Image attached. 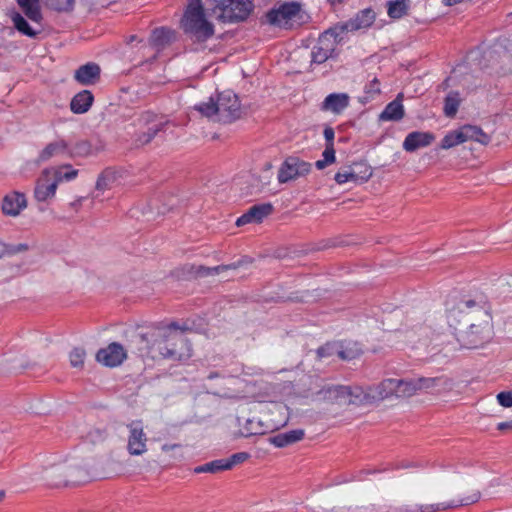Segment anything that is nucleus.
<instances>
[{
	"mask_svg": "<svg viewBox=\"0 0 512 512\" xmlns=\"http://www.w3.org/2000/svg\"><path fill=\"white\" fill-rule=\"evenodd\" d=\"M346 511H347V512H355V510H354V509H352L351 507L347 508V509H346Z\"/></svg>",
	"mask_w": 512,
	"mask_h": 512,
	"instance_id": "680f3d73",
	"label": "nucleus"
},
{
	"mask_svg": "<svg viewBox=\"0 0 512 512\" xmlns=\"http://www.w3.org/2000/svg\"><path fill=\"white\" fill-rule=\"evenodd\" d=\"M27 207V200L23 193L13 191L3 198L2 211L8 216H18Z\"/></svg>",
	"mask_w": 512,
	"mask_h": 512,
	"instance_id": "2eb2a0df",
	"label": "nucleus"
},
{
	"mask_svg": "<svg viewBox=\"0 0 512 512\" xmlns=\"http://www.w3.org/2000/svg\"><path fill=\"white\" fill-rule=\"evenodd\" d=\"M8 256V245L0 241V259Z\"/></svg>",
	"mask_w": 512,
	"mask_h": 512,
	"instance_id": "6e6d98bb",
	"label": "nucleus"
},
{
	"mask_svg": "<svg viewBox=\"0 0 512 512\" xmlns=\"http://www.w3.org/2000/svg\"><path fill=\"white\" fill-rule=\"evenodd\" d=\"M397 379L388 378L375 386L363 388V405L372 404L382 401L392 396L396 397Z\"/></svg>",
	"mask_w": 512,
	"mask_h": 512,
	"instance_id": "9d476101",
	"label": "nucleus"
},
{
	"mask_svg": "<svg viewBox=\"0 0 512 512\" xmlns=\"http://www.w3.org/2000/svg\"><path fill=\"white\" fill-rule=\"evenodd\" d=\"M417 379L419 393L435 392L448 386V379L444 376L417 377Z\"/></svg>",
	"mask_w": 512,
	"mask_h": 512,
	"instance_id": "a878e982",
	"label": "nucleus"
},
{
	"mask_svg": "<svg viewBox=\"0 0 512 512\" xmlns=\"http://www.w3.org/2000/svg\"><path fill=\"white\" fill-rule=\"evenodd\" d=\"M3 497H4V493L0 492V502L2 501Z\"/></svg>",
	"mask_w": 512,
	"mask_h": 512,
	"instance_id": "e2e57ef3",
	"label": "nucleus"
},
{
	"mask_svg": "<svg viewBox=\"0 0 512 512\" xmlns=\"http://www.w3.org/2000/svg\"><path fill=\"white\" fill-rule=\"evenodd\" d=\"M46 4L57 12H70L74 8L75 0H46Z\"/></svg>",
	"mask_w": 512,
	"mask_h": 512,
	"instance_id": "37998d69",
	"label": "nucleus"
},
{
	"mask_svg": "<svg viewBox=\"0 0 512 512\" xmlns=\"http://www.w3.org/2000/svg\"><path fill=\"white\" fill-rule=\"evenodd\" d=\"M371 175L372 172L369 168H366L364 174L361 176H359L354 170L348 169L338 171L334 176V180L339 185L345 184L347 182L359 183L367 181L371 177Z\"/></svg>",
	"mask_w": 512,
	"mask_h": 512,
	"instance_id": "c756f323",
	"label": "nucleus"
},
{
	"mask_svg": "<svg viewBox=\"0 0 512 512\" xmlns=\"http://www.w3.org/2000/svg\"><path fill=\"white\" fill-rule=\"evenodd\" d=\"M340 351V343L339 342H332L327 343L324 346L318 348L317 355L319 358H326L331 356H339Z\"/></svg>",
	"mask_w": 512,
	"mask_h": 512,
	"instance_id": "a18cd8bd",
	"label": "nucleus"
},
{
	"mask_svg": "<svg viewBox=\"0 0 512 512\" xmlns=\"http://www.w3.org/2000/svg\"><path fill=\"white\" fill-rule=\"evenodd\" d=\"M435 140V135L431 132L413 131L405 137L403 149L406 152H414L420 148L429 146Z\"/></svg>",
	"mask_w": 512,
	"mask_h": 512,
	"instance_id": "4468645a",
	"label": "nucleus"
},
{
	"mask_svg": "<svg viewBox=\"0 0 512 512\" xmlns=\"http://www.w3.org/2000/svg\"><path fill=\"white\" fill-rule=\"evenodd\" d=\"M238 267L237 264H230V265H219L213 268H204L206 274H218L221 271L228 270V269H236Z\"/></svg>",
	"mask_w": 512,
	"mask_h": 512,
	"instance_id": "8fccbe9b",
	"label": "nucleus"
},
{
	"mask_svg": "<svg viewBox=\"0 0 512 512\" xmlns=\"http://www.w3.org/2000/svg\"><path fill=\"white\" fill-rule=\"evenodd\" d=\"M25 16L36 24H40L43 16L40 9L39 0H16Z\"/></svg>",
	"mask_w": 512,
	"mask_h": 512,
	"instance_id": "cd10ccee",
	"label": "nucleus"
},
{
	"mask_svg": "<svg viewBox=\"0 0 512 512\" xmlns=\"http://www.w3.org/2000/svg\"><path fill=\"white\" fill-rule=\"evenodd\" d=\"M202 115L223 123H231L242 115V108L238 96L226 90L218 94L216 101L212 98L195 107Z\"/></svg>",
	"mask_w": 512,
	"mask_h": 512,
	"instance_id": "7ed1b4c3",
	"label": "nucleus"
},
{
	"mask_svg": "<svg viewBox=\"0 0 512 512\" xmlns=\"http://www.w3.org/2000/svg\"><path fill=\"white\" fill-rule=\"evenodd\" d=\"M375 20V13L372 9H364L347 22L351 31H357L370 27Z\"/></svg>",
	"mask_w": 512,
	"mask_h": 512,
	"instance_id": "c85d7f7f",
	"label": "nucleus"
},
{
	"mask_svg": "<svg viewBox=\"0 0 512 512\" xmlns=\"http://www.w3.org/2000/svg\"><path fill=\"white\" fill-rule=\"evenodd\" d=\"M323 134H324V138L326 140V145L334 144L333 141H334V137H335V132L332 127H326L324 129Z\"/></svg>",
	"mask_w": 512,
	"mask_h": 512,
	"instance_id": "864d4df0",
	"label": "nucleus"
},
{
	"mask_svg": "<svg viewBox=\"0 0 512 512\" xmlns=\"http://www.w3.org/2000/svg\"><path fill=\"white\" fill-rule=\"evenodd\" d=\"M365 92L371 96L380 93L379 81L374 78L368 85L365 86Z\"/></svg>",
	"mask_w": 512,
	"mask_h": 512,
	"instance_id": "3c124183",
	"label": "nucleus"
},
{
	"mask_svg": "<svg viewBox=\"0 0 512 512\" xmlns=\"http://www.w3.org/2000/svg\"><path fill=\"white\" fill-rule=\"evenodd\" d=\"M137 339L142 345L139 348L142 356L184 361L192 355L191 346L186 337L170 328L160 330L151 345H148L150 340L146 335L141 334Z\"/></svg>",
	"mask_w": 512,
	"mask_h": 512,
	"instance_id": "f03ea898",
	"label": "nucleus"
},
{
	"mask_svg": "<svg viewBox=\"0 0 512 512\" xmlns=\"http://www.w3.org/2000/svg\"><path fill=\"white\" fill-rule=\"evenodd\" d=\"M409 0H392L387 3V13L390 18L399 19L407 14Z\"/></svg>",
	"mask_w": 512,
	"mask_h": 512,
	"instance_id": "c9c22d12",
	"label": "nucleus"
},
{
	"mask_svg": "<svg viewBox=\"0 0 512 512\" xmlns=\"http://www.w3.org/2000/svg\"><path fill=\"white\" fill-rule=\"evenodd\" d=\"M323 159L332 164L336 161L334 144L326 145L322 153Z\"/></svg>",
	"mask_w": 512,
	"mask_h": 512,
	"instance_id": "09e8293b",
	"label": "nucleus"
},
{
	"mask_svg": "<svg viewBox=\"0 0 512 512\" xmlns=\"http://www.w3.org/2000/svg\"><path fill=\"white\" fill-rule=\"evenodd\" d=\"M11 19L14 27L25 36L35 38L40 33V30L32 28L25 18L18 12H14L11 15Z\"/></svg>",
	"mask_w": 512,
	"mask_h": 512,
	"instance_id": "f704fd0d",
	"label": "nucleus"
},
{
	"mask_svg": "<svg viewBox=\"0 0 512 512\" xmlns=\"http://www.w3.org/2000/svg\"><path fill=\"white\" fill-rule=\"evenodd\" d=\"M480 497H481V494H480L479 491H473L470 495H468L465 498L460 499L459 501H452V502L447 503V504L446 503H438V504L421 506V507L417 508L416 510H413L412 512H417V511H420V512H437V511L446 510V509H449V508H455V507H460V506H467V505H471V504L476 503L477 501H479Z\"/></svg>",
	"mask_w": 512,
	"mask_h": 512,
	"instance_id": "dca6fc26",
	"label": "nucleus"
},
{
	"mask_svg": "<svg viewBox=\"0 0 512 512\" xmlns=\"http://www.w3.org/2000/svg\"><path fill=\"white\" fill-rule=\"evenodd\" d=\"M304 435L303 429H295L270 437L269 441L275 447L283 448L302 440Z\"/></svg>",
	"mask_w": 512,
	"mask_h": 512,
	"instance_id": "393cba45",
	"label": "nucleus"
},
{
	"mask_svg": "<svg viewBox=\"0 0 512 512\" xmlns=\"http://www.w3.org/2000/svg\"><path fill=\"white\" fill-rule=\"evenodd\" d=\"M464 142L461 129L459 128L457 130L450 131L444 136L441 141L440 148L447 150Z\"/></svg>",
	"mask_w": 512,
	"mask_h": 512,
	"instance_id": "ea45409f",
	"label": "nucleus"
},
{
	"mask_svg": "<svg viewBox=\"0 0 512 512\" xmlns=\"http://www.w3.org/2000/svg\"><path fill=\"white\" fill-rule=\"evenodd\" d=\"M126 357L127 354L124 347L117 342L110 343L96 354V360L106 367L119 366Z\"/></svg>",
	"mask_w": 512,
	"mask_h": 512,
	"instance_id": "ddd939ff",
	"label": "nucleus"
},
{
	"mask_svg": "<svg viewBox=\"0 0 512 512\" xmlns=\"http://www.w3.org/2000/svg\"><path fill=\"white\" fill-rule=\"evenodd\" d=\"M335 41H329L327 36L321 35L318 42L311 51V62L316 64L324 63L334 52Z\"/></svg>",
	"mask_w": 512,
	"mask_h": 512,
	"instance_id": "a211bd4d",
	"label": "nucleus"
},
{
	"mask_svg": "<svg viewBox=\"0 0 512 512\" xmlns=\"http://www.w3.org/2000/svg\"><path fill=\"white\" fill-rule=\"evenodd\" d=\"M68 154V143L64 139H57L48 143L38 154L37 164L49 161L58 156Z\"/></svg>",
	"mask_w": 512,
	"mask_h": 512,
	"instance_id": "aec40b11",
	"label": "nucleus"
},
{
	"mask_svg": "<svg viewBox=\"0 0 512 512\" xmlns=\"http://www.w3.org/2000/svg\"><path fill=\"white\" fill-rule=\"evenodd\" d=\"M267 22L273 26L290 29L301 25L307 18L298 2H287L271 9L266 14Z\"/></svg>",
	"mask_w": 512,
	"mask_h": 512,
	"instance_id": "423d86ee",
	"label": "nucleus"
},
{
	"mask_svg": "<svg viewBox=\"0 0 512 512\" xmlns=\"http://www.w3.org/2000/svg\"><path fill=\"white\" fill-rule=\"evenodd\" d=\"M462 0H443V3L446 5V6H453V5H456L458 3H460Z\"/></svg>",
	"mask_w": 512,
	"mask_h": 512,
	"instance_id": "bf43d9fd",
	"label": "nucleus"
},
{
	"mask_svg": "<svg viewBox=\"0 0 512 512\" xmlns=\"http://www.w3.org/2000/svg\"><path fill=\"white\" fill-rule=\"evenodd\" d=\"M498 403L506 408L512 407V391L500 392L497 395Z\"/></svg>",
	"mask_w": 512,
	"mask_h": 512,
	"instance_id": "de8ad7c7",
	"label": "nucleus"
},
{
	"mask_svg": "<svg viewBox=\"0 0 512 512\" xmlns=\"http://www.w3.org/2000/svg\"><path fill=\"white\" fill-rule=\"evenodd\" d=\"M157 334H152L153 340L156 338Z\"/></svg>",
	"mask_w": 512,
	"mask_h": 512,
	"instance_id": "0e129e2a",
	"label": "nucleus"
},
{
	"mask_svg": "<svg viewBox=\"0 0 512 512\" xmlns=\"http://www.w3.org/2000/svg\"><path fill=\"white\" fill-rule=\"evenodd\" d=\"M403 95L400 93L397 97L388 103L379 115L381 121H400L404 115V106L402 104Z\"/></svg>",
	"mask_w": 512,
	"mask_h": 512,
	"instance_id": "5701e85b",
	"label": "nucleus"
},
{
	"mask_svg": "<svg viewBox=\"0 0 512 512\" xmlns=\"http://www.w3.org/2000/svg\"><path fill=\"white\" fill-rule=\"evenodd\" d=\"M340 343V351L339 356L341 360L350 361L362 354V348L357 342L346 341L339 342Z\"/></svg>",
	"mask_w": 512,
	"mask_h": 512,
	"instance_id": "473e14b6",
	"label": "nucleus"
},
{
	"mask_svg": "<svg viewBox=\"0 0 512 512\" xmlns=\"http://www.w3.org/2000/svg\"><path fill=\"white\" fill-rule=\"evenodd\" d=\"M349 106V96L346 93H331L321 104L322 111L340 114Z\"/></svg>",
	"mask_w": 512,
	"mask_h": 512,
	"instance_id": "4be33fe9",
	"label": "nucleus"
},
{
	"mask_svg": "<svg viewBox=\"0 0 512 512\" xmlns=\"http://www.w3.org/2000/svg\"><path fill=\"white\" fill-rule=\"evenodd\" d=\"M352 32L347 21L339 22L326 30L322 35L327 36L329 41H335V46L344 39V35Z\"/></svg>",
	"mask_w": 512,
	"mask_h": 512,
	"instance_id": "72a5a7b5",
	"label": "nucleus"
},
{
	"mask_svg": "<svg viewBox=\"0 0 512 512\" xmlns=\"http://www.w3.org/2000/svg\"><path fill=\"white\" fill-rule=\"evenodd\" d=\"M93 148L92 145L85 140H81L76 142L72 147L68 145V155L71 158L74 157H87L92 155Z\"/></svg>",
	"mask_w": 512,
	"mask_h": 512,
	"instance_id": "4c0bfd02",
	"label": "nucleus"
},
{
	"mask_svg": "<svg viewBox=\"0 0 512 512\" xmlns=\"http://www.w3.org/2000/svg\"><path fill=\"white\" fill-rule=\"evenodd\" d=\"M330 165V163L326 162L324 159H321V160H317L315 162V166L317 169L319 170H322L324 169L326 166Z\"/></svg>",
	"mask_w": 512,
	"mask_h": 512,
	"instance_id": "13d9d810",
	"label": "nucleus"
},
{
	"mask_svg": "<svg viewBox=\"0 0 512 512\" xmlns=\"http://www.w3.org/2000/svg\"><path fill=\"white\" fill-rule=\"evenodd\" d=\"M127 450L131 455H143L147 451V436L141 421H132L127 425Z\"/></svg>",
	"mask_w": 512,
	"mask_h": 512,
	"instance_id": "f8f14e48",
	"label": "nucleus"
},
{
	"mask_svg": "<svg viewBox=\"0 0 512 512\" xmlns=\"http://www.w3.org/2000/svg\"><path fill=\"white\" fill-rule=\"evenodd\" d=\"M174 33L170 29L157 28L152 32L151 41L154 45L163 46L171 40Z\"/></svg>",
	"mask_w": 512,
	"mask_h": 512,
	"instance_id": "79ce46f5",
	"label": "nucleus"
},
{
	"mask_svg": "<svg viewBox=\"0 0 512 512\" xmlns=\"http://www.w3.org/2000/svg\"><path fill=\"white\" fill-rule=\"evenodd\" d=\"M229 470V465L226 464L225 459H218L208 463H205L201 466H197L194 469V472L199 473H218L220 471Z\"/></svg>",
	"mask_w": 512,
	"mask_h": 512,
	"instance_id": "e433bc0d",
	"label": "nucleus"
},
{
	"mask_svg": "<svg viewBox=\"0 0 512 512\" xmlns=\"http://www.w3.org/2000/svg\"><path fill=\"white\" fill-rule=\"evenodd\" d=\"M320 400L337 405H363V388L360 386H325L318 392Z\"/></svg>",
	"mask_w": 512,
	"mask_h": 512,
	"instance_id": "0eeeda50",
	"label": "nucleus"
},
{
	"mask_svg": "<svg viewBox=\"0 0 512 512\" xmlns=\"http://www.w3.org/2000/svg\"><path fill=\"white\" fill-rule=\"evenodd\" d=\"M497 429L500 431L512 430V420L498 423Z\"/></svg>",
	"mask_w": 512,
	"mask_h": 512,
	"instance_id": "5fc2aeb1",
	"label": "nucleus"
},
{
	"mask_svg": "<svg viewBox=\"0 0 512 512\" xmlns=\"http://www.w3.org/2000/svg\"><path fill=\"white\" fill-rule=\"evenodd\" d=\"M416 394H419L417 378L397 379V398H408Z\"/></svg>",
	"mask_w": 512,
	"mask_h": 512,
	"instance_id": "2f4dec72",
	"label": "nucleus"
},
{
	"mask_svg": "<svg viewBox=\"0 0 512 512\" xmlns=\"http://www.w3.org/2000/svg\"><path fill=\"white\" fill-rule=\"evenodd\" d=\"M78 175V170L73 169L71 165H63L54 170V180L57 184L63 181H72Z\"/></svg>",
	"mask_w": 512,
	"mask_h": 512,
	"instance_id": "a19ab883",
	"label": "nucleus"
},
{
	"mask_svg": "<svg viewBox=\"0 0 512 512\" xmlns=\"http://www.w3.org/2000/svg\"><path fill=\"white\" fill-rule=\"evenodd\" d=\"M117 184V172L111 168L105 169L97 179L93 198L98 199L100 195L103 194L106 190L112 189Z\"/></svg>",
	"mask_w": 512,
	"mask_h": 512,
	"instance_id": "b1692460",
	"label": "nucleus"
},
{
	"mask_svg": "<svg viewBox=\"0 0 512 512\" xmlns=\"http://www.w3.org/2000/svg\"><path fill=\"white\" fill-rule=\"evenodd\" d=\"M249 457L250 455L247 452H238L233 454L229 459L225 460L226 464L229 465V469H231L235 465L245 462Z\"/></svg>",
	"mask_w": 512,
	"mask_h": 512,
	"instance_id": "49530a36",
	"label": "nucleus"
},
{
	"mask_svg": "<svg viewBox=\"0 0 512 512\" xmlns=\"http://www.w3.org/2000/svg\"><path fill=\"white\" fill-rule=\"evenodd\" d=\"M81 200H82V198H81V199H79V200H77V201H75V202H73L71 205H72L73 207L77 208V207L81 204Z\"/></svg>",
	"mask_w": 512,
	"mask_h": 512,
	"instance_id": "052dcab7",
	"label": "nucleus"
},
{
	"mask_svg": "<svg viewBox=\"0 0 512 512\" xmlns=\"http://www.w3.org/2000/svg\"><path fill=\"white\" fill-rule=\"evenodd\" d=\"M100 71L96 63L89 62L75 71L74 79L81 85H94L100 79Z\"/></svg>",
	"mask_w": 512,
	"mask_h": 512,
	"instance_id": "6ab92c4d",
	"label": "nucleus"
},
{
	"mask_svg": "<svg viewBox=\"0 0 512 512\" xmlns=\"http://www.w3.org/2000/svg\"><path fill=\"white\" fill-rule=\"evenodd\" d=\"M473 300H461L456 307L448 310L449 326L461 348L477 349L493 337L491 315L482 308H476Z\"/></svg>",
	"mask_w": 512,
	"mask_h": 512,
	"instance_id": "f257e3e1",
	"label": "nucleus"
},
{
	"mask_svg": "<svg viewBox=\"0 0 512 512\" xmlns=\"http://www.w3.org/2000/svg\"><path fill=\"white\" fill-rule=\"evenodd\" d=\"M86 351L83 348L75 347L69 353V361L74 368H83Z\"/></svg>",
	"mask_w": 512,
	"mask_h": 512,
	"instance_id": "c03bdc74",
	"label": "nucleus"
},
{
	"mask_svg": "<svg viewBox=\"0 0 512 512\" xmlns=\"http://www.w3.org/2000/svg\"><path fill=\"white\" fill-rule=\"evenodd\" d=\"M311 170V164L297 157H288L281 165L278 171V181L286 183L290 180L308 174Z\"/></svg>",
	"mask_w": 512,
	"mask_h": 512,
	"instance_id": "9b49d317",
	"label": "nucleus"
},
{
	"mask_svg": "<svg viewBox=\"0 0 512 512\" xmlns=\"http://www.w3.org/2000/svg\"><path fill=\"white\" fill-rule=\"evenodd\" d=\"M179 447H180V444H164V445H162L161 449L163 452H169V451L174 450Z\"/></svg>",
	"mask_w": 512,
	"mask_h": 512,
	"instance_id": "4d7b16f0",
	"label": "nucleus"
},
{
	"mask_svg": "<svg viewBox=\"0 0 512 512\" xmlns=\"http://www.w3.org/2000/svg\"><path fill=\"white\" fill-rule=\"evenodd\" d=\"M48 171L44 172V175L38 180L34 190V197L39 202H44L52 199L55 196L56 189L58 187L57 181L49 180L47 178Z\"/></svg>",
	"mask_w": 512,
	"mask_h": 512,
	"instance_id": "412c9836",
	"label": "nucleus"
},
{
	"mask_svg": "<svg viewBox=\"0 0 512 512\" xmlns=\"http://www.w3.org/2000/svg\"><path fill=\"white\" fill-rule=\"evenodd\" d=\"M184 31L199 41L210 38L213 33V25L205 18L200 0H193L188 5L182 20Z\"/></svg>",
	"mask_w": 512,
	"mask_h": 512,
	"instance_id": "20e7f679",
	"label": "nucleus"
},
{
	"mask_svg": "<svg viewBox=\"0 0 512 512\" xmlns=\"http://www.w3.org/2000/svg\"><path fill=\"white\" fill-rule=\"evenodd\" d=\"M94 97L92 93L88 90H83L79 93H77L71 100L70 108L71 110L76 114H83L86 113L92 103H93Z\"/></svg>",
	"mask_w": 512,
	"mask_h": 512,
	"instance_id": "bb28decb",
	"label": "nucleus"
},
{
	"mask_svg": "<svg viewBox=\"0 0 512 512\" xmlns=\"http://www.w3.org/2000/svg\"><path fill=\"white\" fill-rule=\"evenodd\" d=\"M464 141H476L480 144L487 145L490 142V136L486 134L480 127L474 125H464L460 127Z\"/></svg>",
	"mask_w": 512,
	"mask_h": 512,
	"instance_id": "7c9ffc66",
	"label": "nucleus"
},
{
	"mask_svg": "<svg viewBox=\"0 0 512 512\" xmlns=\"http://www.w3.org/2000/svg\"><path fill=\"white\" fill-rule=\"evenodd\" d=\"M28 250V245L21 243L18 245H8V256L15 255Z\"/></svg>",
	"mask_w": 512,
	"mask_h": 512,
	"instance_id": "603ef678",
	"label": "nucleus"
},
{
	"mask_svg": "<svg viewBox=\"0 0 512 512\" xmlns=\"http://www.w3.org/2000/svg\"><path fill=\"white\" fill-rule=\"evenodd\" d=\"M138 123L142 127H147V130L138 136L136 142L139 145H145L148 144L156 134L168 124V120L163 116H158L153 112L146 111L139 116Z\"/></svg>",
	"mask_w": 512,
	"mask_h": 512,
	"instance_id": "6e6552de",
	"label": "nucleus"
},
{
	"mask_svg": "<svg viewBox=\"0 0 512 512\" xmlns=\"http://www.w3.org/2000/svg\"><path fill=\"white\" fill-rule=\"evenodd\" d=\"M460 95L458 92L451 91L445 98L444 113L447 117H454L460 105Z\"/></svg>",
	"mask_w": 512,
	"mask_h": 512,
	"instance_id": "58836bf2",
	"label": "nucleus"
},
{
	"mask_svg": "<svg viewBox=\"0 0 512 512\" xmlns=\"http://www.w3.org/2000/svg\"><path fill=\"white\" fill-rule=\"evenodd\" d=\"M273 211V206L270 203H263L259 205L252 206L245 214L240 216L237 221V226H242L247 223L261 222L265 217L270 215Z\"/></svg>",
	"mask_w": 512,
	"mask_h": 512,
	"instance_id": "f3484780",
	"label": "nucleus"
},
{
	"mask_svg": "<svg viewBox=\"0 0 512 512\" xmlns=\"http://www.w3.org/2000/svg\"><path fill=\"white\" fill-rule=\"evenodd\" d=\"M34 477L44 480L48 485L60 486L67 484L72 477L70 466L66 463L49 464L40 472H35Z\"/></svg>",
	"mask_w": 512,
	"mask_h": 512,
	"instance_id": "1a4fd4ad",
	"label": "nucleus"
},
{
	"mask_svg": "<svg viewBox=\"0 0 512 512\" xmlns=\"http://www.w3.org/2000/svg\"><path fill=\"white\" fill-rule=\"evenodd\" d=\"M214 16L224 23H235L248 18L254 8L253 0H209Z\"/></svg>",
	"mask_w": 512,
	"mask_h": 512,
	"instance_id": "39448f33",
	"label": "nucleus"
}]
</instances>
